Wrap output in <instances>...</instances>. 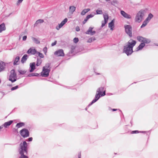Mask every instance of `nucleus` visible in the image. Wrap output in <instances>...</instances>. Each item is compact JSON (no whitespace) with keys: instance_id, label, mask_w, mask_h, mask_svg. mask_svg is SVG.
Instances as JSON below:
<instances>
[{"instance_id":"obj_1","label":"nucleus","mask_w":158,"mask_h":158,"mask_svg":"<svg viewBox=\"0 0 158 158\" xmlns=\"http://www.w3.org/2000/svg\"><path fill=\"white\" fill-rule=\"evenodd\" d=\"M136 43V41L132 39H130L127 44L123 47V52L126 53L127 56L131 55L133 52V48Z\"/></svg>"},{"instance_id":"obj_2","label":"nucleus","mask_w":158,"mask_h":158,"mask_svg":"<svg viewBox=\"0 0 158 158\" xmlns=\"http://www.w3.org/2000/svg\"><path fill=\"white\" fill-rule=\"evenodd\" d=\"M20 147L19 149V151L20 156L19 158H28V157L24 154V153L26 155L28 153L27 144L25 141L21 143L20 144Z\"/></svg>"},{"instance_id":"obj_3","label":"nucleus","mask_w":158,"mask_h":158,"mask_svg":"<svg viewBox=\"0 0 158 158\" xmlns=\"http://www.w3.org/2000/svg\"><path fill=\"white\" fill-rule=\"evenodd\" d=\"M145 12V10H142L138 12L135 19V22L140 23L144 15Z\"/></svg>"},{"instance_id":"obj_4","label":"nucleus","mask_w":158,"mask_h":158,"mask_svg":"<svg viewBox=\"0 0 158 158\" xmlns=\"http://www.w3.org/2000/svg\"><path fill=\"white\" fill-rule=\"evenodd\" d=\"M106 95V92L104 91L101 94H99L96 93L95 97L94 99L92 101V102L89 104L88 107H89L93 103L96 102L101 97L103 96Z\"/></svg>"},{"instance_id":"obj_5","label":"nucleus","mask_w":158,"mask_h":158,"mask_svg":"<svg viewBox=\"0 0 158 158\" xmlns=\"http://www.w3.org/2000/svg\"><path fill=\"white\" fill-rule=\"evenodd\" d=\"M9 80L12 83L17 80V74L15 69H13L11 71Z\"/></svg>"},{"instance_id":"obj_6","label":"nucleus","mask_w":158,"mask_h":158,"mask_svg":"<svg viewBox=\"0 0 158 158\" xmlns=\"http://www.w3.org/2000/svg\"><path fill=\"white\" fill-rule=\"evenodd\" d=\"M125 32L129 35L130 37H132V28L131 25H125L124 26Z\"/></svg>"},{"instance_id":"obj_7","label":"nucleus","mask_w":158,"mask_h":158,"mask_svg":"<svg viewBox=\"0 0 158 158\" xmlns=\"http://www.w3.org/2000/svg\"><path fill=\"white\" fill-rule=\"evenodd\" d=\"M21 136L24 138H25L29 136V132L26 128H23L19 131Z\"/></svg>"},{"instance_id":"obj_8","label":"nucleus","mask_w":158,"mask_h":158,"mask_svg":"<svg viewBox=\"0 0 158 158\" xmlns=\"http://www.w3.org/2000/svg\"><path fill=\"white\" fill-rule=\"evenodd\" d=\"M51 70L47 69H45L43 68L42 72L41 73V76L43 77H47L48 76L49 73Z\"/></svg>"},{"instance_id":"obj_9","label":"nucleus","mask_w":158,"mask_h":158,"mask_svg":"<svg viewBox=\"0 0 158 158\" xmlns=\"http://www.w3.org/2000/svg\"><path fill=\"white\" fill-rule=\"evenodd\" d=\"M54 54L57 56H63L64 55L62 49H60L54 52Z\"/></svg>"},{"instance_id":"obj_10","label":"nucleus","mask_w":158,"mask_h":158,"mask_svg":"<svg viewBox=\"0 0 158 158\" xmlns=\"http://www.w3.org/2000/svg\"><path fill=\"white\" fill-rule=\"evenodd\" d=\"M68 21V19L65 18L63 21H62L61 23L59 24V26H57L56 28L57 30H59L60 28L62 27Z\"/></svg>"},{"instance_id":"obj_11","label":"nucleus","mask_w":158,"mask_h":158,"mask_svg":"<svg viewBox=\"0 0 158 158\" xmlns=\"http://www.w3.org/2000/svg\"><path fill=\"white\" fill-rule=\"evenodd\" d=\"M13 122V120H10L7 122L1 125V126L2 127V128L3 127L5 128H7L9 126H10Z\"/></svg>"},{"instance_id":"obj_12","label":"nucleus","mask_w":158,"mask_h":158,"mask_svg":"<svg viewBox=\"0 0 158 158\" xmlns=\"http://www.w3.org/2000/svg\"><path fill=\"white\" fill-rule=\"evenodd\" d=\"M121 15L125 18L127 19H130L131 18V16L130 15L126 13L123 10H121L120 11Z\"/></svg>"},{"instance_id":"obj_13","label":"nucleus","mask_w":158,"mask_h":158,"mask_svg":"<svg viewBox=\"0 0 158 158\" xmlns=\"http://www.w3.org/2000/svg\"><path fill=\"white\" fill-rule=\"evenodd\" d=\"M103 16L104 21H102V23L101 25L102 27H103L107 23L108 19V15H104Z\"/></svg>"},{"instance_id":"obj_14","label":"nucleus","mask_w":158,"mask_h":158,"mask_svg":"<svg viewBox=\"0 0 158 158\" xmlns=\"http://www.w3.org/2000/svg\"><path fill=\"white\" fill-rule=\"evenodd\" d=\"M93 28L90 27L88 30L85 32V33L87 34L90 35H93L95 34L96 31H92Z\"/></svg>"},{"instance_id":"obj_15","label":"nucleus","mask_w":158,"mask_h":158,"mask_svg":"<svg viewBox=\"0 0 158 158\" xmlns=\"http://www.w3.org/2000/svg\"><path fill=\"white\" fill-rule=\"evenodd\" d=\"M37 52V51L35 49H32L31 48H29L27 52V53L28 54H31L32 55H35V54H36Z\"/></svg>"},{"instance_id":"obj_16","label":"nucleus","mask_w":158,"mask_h":158,"mask_svg":"<svg viewBox=\"0 0 158 158\" xmlns=\"http://www.w3.org/2000/svg\"><path fill=\"white\" fill-rule=\"evenodd\" d=\"M35 62L31 63L30 65L29 72L31 73L35 69Z\"/></svg>"},{"instance_id":"obj_17","label":"nucleus","mask_w":158,"mask_h":158,"mask_svg":"<svg viewBox=\"0 0 158 158\" xmlns=\"http://www.w3.org/2000/svg\"><path fill=\"white\" fill-rule=\"evenodd\" d=\"M6 64L2 61L0 62V72L3 71L5 68Z\"/></svg>"},{"instance_id":"obj_18","label":"nucleus","mask_w":158,"mask_h":158,"mask_svg":"<svg viewBox=\"0 0 158 158\" xmlns=\"http://www.w3.org/2000/svg\"><path fill=\"white\" fill-rule=\"evenodd\" d=\"M145 46V44L143 43H141L139 46L136 48V51H138L142 50Z\"/></svg>"},{"instance_id":"obj_19","label":"nucleus","mask_w":158,"mask_h":158,"mask_svg":"<svg viewBox=\"0 0 158 158\" xmlns=\"http://www.w3.org/2000/svg\"><path fill=\"white\" fill-rule=\"evenodd\" d=\"M28 58V56L27 54L24 55L21 59V62L23 64L24 63Z\"/></svg>"},{"instance_id":"obj_20","label":"nucleus","mask_w":158,"mask_h":158,"mask_svg":"<svg viewBox=\"0 0 158 158\" xmlns=\"http://www.w3.org/2000/svg\"><path fill=\"white\" fill-rule=\"evenodd\" d=\"M104 91H106L105 90V88L104 87H100L97 90L96 93H98L99 94H101Z\"/></svg>"},{"instance_id":"obj_21","label":"nucleus","mask_w":158,"mask_h":158,"mask_svg":"<svg viewBox=\"0 0 158 158\" xmlns=\"http://www.w3.org/2000/svg\"><path fill=\"white\" fill-rule=\"evenodd\" d=\"M6 27L5 23H3L0 25V33L6 30Z\"/></svg>"},{"instance_id":"obj_22","label":"nucleus","mask_w":158,"mask_h":158,"mask_svg":"<svg viewBox=\"0 0 158 158\" xmlns=\"http://www.w3.org/2000/svg\"><path fill=\"white\" fill-rule=\"evenodd\" d=\"M44 22V20L42 19H39L37 20L35 23L34 25V27H37L38 24L39 23H41Z\"/></svg>"},{"instance_id":"obj_23","label":"nucleus","mask_w":158,"mask_h":158,"mask_svg":"<svg viewBox=\"0 0 158 158\" xmlns=\"http://www.w3.org/2000/svg\"><path fill=\"white\" fill-rule=\"evenodd\" d=\"M145 37L141 36H138L136 37L137 40L141 43H143L144 41Z\"/></svg>"},{"instance_id":"obj_24","label":"nucleus","mask_w":158,"mask_h":158,"mask_svg":"<svg viewBox=\"0 0 158 158\" xmlns=\"http://www.w3.org/2000/svg\"><path fill=\"white\" fill-rule=\"evenodd\" d=\"M20 59V57L19 56H16L15 59L14 60H13L14 61L13 64L14 65H18L19 64L18 63V62Z\"/></svg>"},{"instance_id":"obj_25","label":"nucleus","mask_w":158,"mask_h":158,"mask_svg":"<svg viewBox=\"0 0 158 158\" xmlns=\"http://www.w3.org/2000/svg\"><path fill=\"white\" fill-rule=\"evenodd\" d=\"M114 19L112 20L108 24L109 27L110 28L111 30H113V27H114Z\"/></svg>"},{"instance_id":"obj_26","label":"nucleus","mask_w":158,"mask_h":158,"mask_svg":"<svg viewBox=\"0 0 158 158\" xmlns=\"http://www.w3.org/2000/svg\"><path fill=\"white\" fill-rule=\"evenodd\" d=\"M90 10L89 8H87L84 9L81 12V15H84L86 13L88 12Z\"/></svg>"},{"instance_id":"obj_27","label":"nucleus","mask_w":158,"mask_h":158,"mask_svg":"<svg viewBox=\"0 0 158 158\" xmlns=\"http://www.w3.org/2000/svg\"><path fill=\"white\" fill-rule=\"evenodd\" d=\"M153 17V15L151 13H149L147 18L145 19L148 22H149L151 19Z\"/></svg>"},{"instance_id":"obj_28","label":"nucleus","mask_w":158,"mask_h":158,"mask_svg":"<svg viewBox=\"0 0 158 158\" xmlns=\"http://www.w3.org/2000/svg\"><path fill=\"white\" fill-rule=\"evenodd\" d=\"M25 123L23 122H19L17 123L16 125V127H17L18 128L21 127L23 126H24Z\"/></svg>"},{"instance_id":"obj_29","label":"nucleus","mask_w":158,"mask_h":158,"mask_svg":"<svg viewBox=\"0 0 158 158\" xmlns=\"http://www.w3.org/2000/svg\"><path fill=\"white\" fill-rule=\"evenodd\" d=\"M39 74L38 73H29L28 75L27 76L29 77H32V76H36L38 77L39 76Z\"/></svg>"},{"instance_id":"obj_30","label":"nucleus","mask_w":158,"mask_h":158,"mask_svg":"<svg viewBox=\"0 0 158 158\" xmlns=\"http://www.w3.org/2000/svg\"><path fill=\"white\" fill-rule=\"evenodd\" d=\"M76 7L73 6H70L69 7L70 11L73 14L76 10Z\"/></svg>"},{"instance_id":"obj_31","label":"nucleus","mask_w":158,"mask_h":158,"mask_svg":"<svg viewBox=\"0 0 158 158\" xmlns=\"http://www.w3.org/2000/svg\"><path fill=\"white\" fill-rule=\"evenodd\" d=\"M42 62V60L41 59L37 58L36 64V66H40Z\"/></svg>"},{"instance_id":"obj_32","label":"nucleus","mask_w":158,"mask_h":158,"mask_svg":"<svg viewBox=\"0 0 158 158\" xmlns=\"http://www.w3.org/2000/svg\"><path fill=\"white\" fill-rule=\"evenodd\" d=\"M151 41L150 39L145 38L143 43L145 44H148L150 43Z\"/></svg>"},{"instance_id":"obj_33","label":"nucleus","mask_w":158,"mask_h":158,"mask_svg":"<svg viewBox=\"0 0 158 158\" xmlns=\"http://www.w3.org/2000/svg\"><path fill=\"white\" fill-rule=\"evenodd\" d=\"M149 22L147 21L146 19L143 22L140 28H142L147 25L148 23Z\"/></svg>"},{"instance_id":"obj_34","label":"nucleus","mask_w":158,"mask_h":158,"mask_svg":"<svg viewBox=\"0 0 158 158\" xmlns=\"http://www.w3.org/2000/svg\"><path fill=\"white\" fill-rule=\"evenodd\" d=\"M32 39L33 41H34L36 44H39L40 43V41H39L36 38L34 37H32Z\"/></svg>"},{"instance_id":"obj_35","label":"nucleus","mask_w":158,"mask_h":158,"mask_svg":"<svg viewBox=\"0 0 158 158\" xmlns=\"http://www.w3.org/2000/svg\"><path fill=\"white\" fill-rule=\"evenodd\" d=\"M50 63H47L46 64L45 66H44L43 67V68L45 69H49L51 70V68H50Z\"/></svg>"},{"instance_id":"obj_36","label":"nucleus","mask_w":158,"mask_h":158,"mask_svg":"<svg viewBox=\"0 0 158 158\" xmlns=\"http://www.w3.org/2000/svg\"><path fill=\"white\" fill-rule=\"evenodd\" d=\"M146 132L145 131H139L138 130H135V131H133L131 132V133L132 134H136V133H145Z\"/></svg>"},{"instance_id":"obj_37","label":"nucleus","mask_w":158,"mask_h":158,"mask_svg":"<svg viewBox=\"0 0 158 158\" xmlns=\"http://www.w3.org/2000/svg\"><path fill=\"white\" fill-rule=\"evenodd\" d=\"M18 72H19V74L23 75L26 73V71L25 70H18Z\"/></svg>"},{"instance_id":"obj_38","label":"nucleus","mask_w":158,"mask_h":158,"mask_svg":"<svg viewBox=\"0 0 158 158\" xmlns=\"http://www.w3.org/2000/svg\"><path fill=\"white\" fill-rule=\"evenodd\" d=\"M96 14L101 15L102 14L103 12L102 10H97L96 11Z\"/></svg>"},{"instance_id":"obj_39","label":"nucleus","mask_w":158,"mask_h":158,"mask_svg":"<svg viewBox=\"0 0 158 158\" xmlns=\"http://www.w3.org/2000/svg\"><path fill=\"white\" fill-rule=\"evenodd\" d=\"M36 54H38L39 56H40V58H43L44 57V56L43 54L40 52H37Z\"/></svg>"},{"instance_id":"obj_40","label":"nucleus","mask_w":158,"mask_h":158,"mask_svg":"<svg viewBox=\"0 0 158 158\" xmlns=\"http://www.w3.org/2000/svg\"><path fill=\"white\" fill-rule=\"evenodd\" d=\"M19 88V86L17 85L14 87H12L11 89V91H13L18 89Z\"/></svg>"},{"instance_id":"obj_41","label":"nucleus","mask_w":158,"mask_h":158,"mask_svg":"<svg viewBox=\"0 0 158 158\" xmlns=\"http://www.w3.org/2000/svg\"><path fill=\"white\" fill-rule=\"evenodd\" d=\"M73 40V42L74 43H77L79 41V40H78V38L75 37L74 38Z\"/></svg>"},{"instance_id":"obj_42","label":"nucleus","mask_w":158,"mask_h":158,"mask_svg":"<svg viewBox=\"0 0 158 158\" xmlns=\"http://www.w3.org/2000/svg\"><path fill=\"white\" fill-rule=\"evenodd\" d=\"M23 0H18L16 2V5L18 6L22 2Z\"/></svg>"},{"instance_id":"obj_43","label":"nucleus","mask_w":158,"mask_h":158,"mask_svg":"<svg viewBox=\"0 0 158 158\" xmlns=\"http://www.w3.org/2000/svg\"><path fill=\"white\" fill-rule=\"evenodd\" d=\"M13 132L15 134H17L18 133V130L17 129L15 128H13Z\"/></svg>"},{"instance_id":"obj_44","label":"nucleus","mask_w":158,"mask_h":158,"mask_svg":"<svg viewBox=\"0 0 158 158\" xmlns=\"http://www.w3.org/2000/svg\"><path fill=\"white\" fill-rule=\"evenodd\" d=\"M94 16V15H92L91 14H90V15H88L86 17L89 19L92 18Z\"/></svg>"},{"instance_id":"obj_45","label":"nucleus","mask_w":158,"mask_h":158,"mask_svg":"<svg viewBox=\"0 0 158 158\" xmlns=\"http://www.w3.org/2000/svg\"><path fill=\"white\" fill-rule=\"evenodd\" d=\"M88 19L86 17V18L84 19L83 21L82 22L83 24H85L86 22L88 20Z\"/></svg>"},{"instance_id":"obj_46","label":"nucleus","mask_w":158,"mask_h":158,"mask_svg":"<svg viewBox=\"0 0 158 158\" xmlns=\"http://www.w3.org/2000/svg\"><path fill=\"white\" fill-rule=\"evenodd\" d=\"M33 138L32 137H31L26 140V141L28 142H31L32 141Z\"/></svg>"},{"instance_id":"obj_47","label":"nucleus","mask_w":158,"mask_h":158,"mask_svg":"<svg viewBox=\"0 0 158 158\" xmlns=\"http://www.w3.org/2000/svg\"><path fill=\"white\" fill-rule=\"evenodd\" d=\"M43 51H44L45 54H46L47 51V48L46 47H45L44 48Z\"/></svg>"},{"instance_id":"obj_48","label":"nucleus","mask_w":158,"mask_h":158,"mask_svg":"<svg viewBox=\"0 0 158 158\" xmlns=\"http://www.w3.org/2000/svg\"><path fill=\"white\" fill-rule=\"evenodd\" d=\"M76 31H80V27L79 26H77L76 27Z\"/></svg>"},{"instance_id":"obj_49","label":"nucleus","mask_w":158,"mask_h":158,"mask_svg":"<svg viewBox=\"0 0 158 158\" xmlns=\"http://www.w3.org/2000/svg\"><path fill=\"white\" fill-rule=\"evenodd\" d=\"M57 43V41H55L54 42L52 43L51 44V46H53L55 45Z\"/></svg>"},{"instance_id":"obj_50","label":"nucleus","mask_w":158,"mask_h":158,"mask_svg":"<svg viewBox=\"0 0 158 158\" xmlns=\"http://www.w3.org/2000/svg\"><path fill=\"white\" fill-rule=\"evenodd\" d=\"M27 39V36L26 35H24L23 37V41H25Z\"/></svg>"},{"instance_id":"obj_51","label":"nucleus","mask_w":158,"mask_h":158,"mask_svg":"<svg viewBox=\"0 0 158 158\" xmlns=\"http://www.w3.org/2000/svg\"><path fill=\"white\" fill-rule=\"evenodd\" d=\"M92 41H93L92 38H90L88 40L87 42L88 43H91V42H92Z\"/></svg>"},{"instance_id":"obj_52","label":"nucleus","mask_w":158,"mask_h":158,"mask_svg":"<svg viewBox=\"0 0 158 158\" xmlns=\"http://www.w3.org/2000/svg\"><path fill=\"white\" fill-rule=\"evenodd\" d=\"M117 3V1H116V0L113 1L112 2H111V4L113 5V3Z\"/></svg>"},{"instance_id":"obj_53","label":"nucleus","mask_w":158,"mask_h":158,"mask_svg":"<svg viewBox=\"0 0 158 158\" xmlns=\"http://www.w3.org/2000/svg\"><path fill=\"white\" fill-rule=\"evenodd\" d=\"M112 111H115L116 110H117V109H112Z\"/></svg>"},{"instance_id":"obj_54","label":"nucleus","mask_w":158,"mask_h":158,"mask_svg":"<svg viewBox=\"0 0 158 158\" xmlns=\"http://www.w3.org/2000/svg\"><path fill=\"white\" fill-rule=\"evenodd\" d=\"M78 158H81V154L78 155Z\"/></svg>"},{"instance_id":"obj_55","label":"nucleus","mask_w":158,"mask_h":158,"mask_svg":"<svg viewBox=\"0 0 158 158\" xmlns=\"http://www.w3.org/2000/svg\"><path fill=\"white\" fill-rule=\"evenodd\" d=\"M96 40V39L95 38V37L94 38H92V40H93V41L95 40Z\"/></svg>"},{"instance_id":"obj_56","label":"nucleus","mask_w":158,"mask_h":158,"mask_svg":"<svg viewBox=\"0 0 158 158\" xmlns=\"http://www.w3.org/2000/svg\"><path fill=\"white\" fill-rule=\"evenodd\" d=\"M95 73L96 75H99L100 74L99 73Z\"/></svg>"},{"instance_id":"obj_57","label":"nucleus","mask_w":158,"mask_h":158,"mask_svg":"<svg viewBox=\"0 0 158 158\" xmlns=\"http://www.w3.org/2000/svg\"><path fill=\"white\" fill-rule=\"evenodd\" d=\"M130 123L131 124V125H132V120H131L130 121Z\"/></svg>"},{"instance_id":"obj_58","label":"nucleus","mask_w":158,"mask_h":158,"mask_svg":"<svg viewBox=\"0 0 158 158\" xmlns=\"http://www.w3.org/2000/svg\"><path fill=\"white\" fill-rule=\"evenodd\" d=\"M1 93L3 94V95H5V93L4 92H1Z\"/></svg>"},{"instance_id":"obj_59","label":"nucleus","mask_w":158,"mask_h":158,"mask_svg":"<svg viewBox=\"0 0 158 158\" xmlns=\"http://www.w3.org/2000/svg\"><path fill=\"white\" fill-rule=\"evenodd\" d=\"M65 87L68 89H69V87H70L69 86H65Z\"/></svg>"},{"instance_id":"obj_60","label":"nucleus","mask_w":158,"mask_h":158,"mask_svg":"<svg viewBox=\"0 0 158 158\" xmlns=\"http://www.w3.org/2000/svg\"><path fill=\"white\" fill-rule=\"evenodd\" d=\"M105 1H106V2H109L110 1V0H105Z\"/></svg>"},{"instance_id":"obj_61","label":"nucleus","mask_w":158,"mask_h":158,"mask_svg":"<svg viewBox=\"0 0 158 158\" xmlns=\"http://www.w3.org/2000/svg\"><path fill=\"white\" fill-rule=\"evenodd\" d=\"M2 127H1V126H0V130L1 129H2Z\"/></svg>"},{"instance_id":"obj_62","label":"nucleus","mask_w":158,"mask_h":158,"mask_svg":"<svg viewBox=\"0 0 158 158\" xmlns=\"http://www.w3.org/2000/svg\"><path fill=\"white\" fill-rule=\"evenodd\" d=\"M85 109V110H87V107Z\"/></svg>"},{"instance_id":"obj_63","label":"nucleus","mask_w":158,"mask_h":158,"mask_svg":"<svg viewBox=\"0 0 158 158\" xmlns=\"http://www.w3.org/2000/svg\"><path fill=\"white\" fill-rule=\"evenodd\" d=\"M136 83V82H134V83ZM133 84V83H132L131 85H132V84Z\"/></svg>"},{"instance_id":"obj_64","label":"nucleus","mask_w":158,"mask_h":158,"mask_svg":"<svg viewBox=\"0 0 158 158\" xmlns=\"http://www.w3.org/2000/svg\"><path fill=\"white\" fill-rule=\"evenodd\" d=\"M110 94V95H113V94H112L111 93V94Z\"/></svg>"}]
</instances>
